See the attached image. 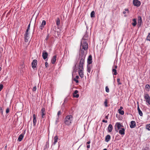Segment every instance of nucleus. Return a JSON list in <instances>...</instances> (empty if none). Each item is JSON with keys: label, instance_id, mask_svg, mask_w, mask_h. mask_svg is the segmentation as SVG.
Segmentation results:
<instances>
[{"label": "nucleus", "instance_id": "nucleus-4", "mask_svg": "<svg viewBox=\"0 0 150 150\" xmlns=\"http://www.w3.org/2000/svg\"><path fill=\"white\" fill-rule=\"evenodd\" d=\"M123 127V126L122 125L120 122H117L116 123L115 126V130L117 132L119 129Z\"/></svg>", "mask_w": 150, "mask_h": 150}, {"label": "nucleus", "instance_id": "nucleus-26", "mask_svg": "<svg viewBox=\"0 0 150 150\" xmlns=\"http://www.w3.org/2000/svg\"><path fill=\"white\" fill-rule=\"evenodd\" d=\"M79 78V77L78 76H76L73 79V80L74 81H75L76 83H77L79 82V81L78 79Z\"/></svg>", "mask_w": 150, "mask_h": 150}, {"label": "nucleus", "instance_id": "nucleus-8", "mask_svg": "<svg viewBox=\"0 0 150 150\" xmlns=\"http://www.w3.org/2000/svg\"><path fill=\"white\" fill-rule=\"evenodd\" d=\"M29 33H28V32H26L24 35V39L25 42H28L29 39Z\"/></svg>", "mask_w": 150, "mask_h": 150}, {"label": "nucleus", "instance_id": "nucleus-9", "mask_svg": "<svg viewBox=\"0 0 150 150\" xmlns=\"http://www.w3.org/2000/svg\"><path fill=\"white\" fill-rule=\"evenodd\" d=\"M45 108H42L41 111V117L42 118H44L45 117Z\"/></svg>", "mask_w": 150, "mask_h": 150}, {"label": "nucleus", "instance_id": "nucleus-7", "mask_svg": "<svg viewBox=\"0 0 150 150\" xmlns=\"http://www.w3.org/2000/svg\"><path fill=\"white\" fill-rule=\"evenodd\" d=\"M133 4L135 6L138 7L140 5L141 2L138 0H133Z\"/></svg>", "mask_w": 150, "mask_h": 150}, {"label": "nucleus", "instance_id": "nucleus-29", "mask_svg": "<svg viewBox=\"0 0 150 150\" xmlns=\"http://www.w3.org/2000/svg\"><path fill=\"white\" fill-rule=\"evenodd\" d=\"M146 89L148 91H149L150 89V86L148 84H147L145 86Z\"/></svg>", "mask_w": 150, "mask_h": 150}, {"label": "nucleus", "instance_id": "nucleus-19", "mask_svg": "<svg viewBox=\"0 0 150 150\" xmlns=\"http://www.w3.org/2000/svg\"><path fill=\"white\" fill-rule=\"evenodd\" d=\"M142 22V18L141 16L138 17V25L140 26Z\"/></svg>", "mask_w": 150, "mask_h": 150}, {"label": "nucleus", "instance_id": "nucleus-36", "mask_svg": "<svg viewBox=\"0 0 150 150\" xmlns=\"http://www.w3.org/2000/svg\"><path fill=\"white\" fill-rule=\"evenodd\" d=\"M105 91L107 93H108L109 91V88L107 86L105 87Z\"/></svg>", "mask_w": 150, "mask_h": 150}, {"label": "nucleus", "instance_id": "nucleus-41", "mask_svg": "<svg viewBox=\"0 0 150 150\" xmlns=\"http://www.w3.org/2000/svg\"><path fill=\"white\" fill-rule=\"evenodd\" d=\"M73 96L74 97L78 98L79 96V94H73Z\"/></svg>", "mask_w": 150, "mask_h": 150}, {"label": "nucleus", "instance_id": "nucleus-39", "mask_svg": "<svg viewBox=\"0 0 150 150\" xmlns=\"http://www.w3.org/2000/svg\"><path fill=\"white\" fill-rule=\"evenodd\" d=\"M46 21L45 20H43L42 21V22L41 24H42V25H43L44 26H45L46 25Z\"/></svg>", "mask_w": 150, "mask_h": 150}, {"label": "nucleus", "instance_id": "nucleus-46", "mask_svg": "<svg viewBox=\"0 0 150 150\" xmlns=\"http://www.w3.org/2000/svg\"><path fill=\"white\" fill-rule=\"evenodd\" d=\"M3 87V85L2 84H0V89L1 90Z\"/></svg>", "mask_w": 150, "mask_h": 150}, {"label": "nucleus", "instance_id": "nucleus-50", "mask_svg": "<svg viewBox=\"0 0 150 150\" xmlns=\"http://www.w3.org/2000/svg\"><path fill=\"white\" fill-rule=\"evenodd\" d=\"M102 122H105V123H107L108 122V121L107 120H102Z\"/></svg>", "mask_w": 150, "mask_h": 150}, {"label": "nucleus", "instance_id": "nucleus-48", "mask_svg": "<svg viewBox=\"0 0 150 150\" xmlns=\"http://www.w3.org/2000/svg\"><path fill=\"white\" fill-rule=\"evenodd\" d=\"M3 49L2 47H0V54L1 53V52L3 51Z\"/></svg>", "mask_w": 150, "mask_h": 150}, {"label": "nucleus", "instance_id": "nucleus-38", "mask_svg": "<svg viewBox=\"0 0 150 150\" xmlns=\"http://www.w3.org/2000/svg\"><path fill=\"white\" fill-rule=\"evenodd\" d=\"M138 112H139V115L140 116H142L143 113L141 110H139V111H138Z\"/></svg>", "mask_w": 150, "mask_h": 150}, {"label": "nucleus", "instance_id": "nucleus-49", "mask_svg": "<svg viewBox=\"0 0 150 150\" xmlns=\"http://www.w3.org/2000/svg\"><path fill=\"white\" fill-rule=\"evenodd\" d=\"M125 11H127L128 13H129V10L127 8L125 9Z\"/></svg>", "mask_w": 150, "mask_h": 150}, {"label": "nucleus", "instance_id": "nucleus-27", "mask_svg": "<svg viewBox=\"0 0 150 150\" xmlns=\"http://www.w3.org/2000/svg\"><path fill=\"white\" fill-rule=\"evenodd\" d=\"M60 24V20L59 18H57L56 20V25L57 26H59Z\"/></svg>", "mask_w": 150, "mask_h": 150}, {"label": "nucleus", "instance_id": "nucleus-33", "mask_svg": "<svg viewBox=\"0 0 150 150\" xmlns=\"http://www.w3.org/2000/svg\"><path fill=\"white\" fill-rule=\"evenodd\" d=\"M120 78H117V81L118 85H121L122 83L120 82Z\"/></svg>", "mask_w": 150, "mask_h": 150}, {"label": "nucleus", "instance_id": "nucleus-42", "mask_svg": "<svg viewBox=\"0 0 150 150\" xmlns=\"http://www.w3.org/2000/svg\"><path fill=\"white\" fill-rule=\"evenodd\" d=\"M44 27V26L43 25H42V24H41V25L40 26L39 28L41 30H42L43 28Z\"/></svg>", "mask_w": 150, "mask_h": 150}, {"label": "nucleus", "instance_id": "nucleus-23", "mask_svg": "<svg viewBox=\"0 0 150 150\" xmlns=\"http://www.w3.org/2000/svg\"><path fill=\"white\" fill-rule=\"evenodd\" d=\"M58 138V137L57 136H56L54 137L53 138L54 140V142L53 143L54 145H55L56 144V143L57 142Z\"/></svg>", "mask_w": 150, "mask_h": 150}, {"label": "nucleus", "instance_id": "nucleus-45", "mask_svg": "<svg viewBox=\"0 0 150 150\" xmlns=\"http://www.w3.org/2000/svg\"><path fill=\"white\" fill-rule=\"evenodd\" d=\"M36 90V86H34L33 87V91H35Z\"/></svg>", "mask_w": 150, "mask_h": 150}, {"label": "nucleus", "instance_id": "nucleus-10", "mask_svg": "<svg viewBox=\"0 0 150 150\" xmlns=\"http://www.w3.org/2000/svg\"><path fill=\"white\" fill-rule=\"evenodd\" d=\"M37 63V61L36 59L34 60L32 63V67L33 69H35Z\"/></svg>", "mask_w": 150, "mask_h": 150}, {"label": "nucleus", "instance_id": "nucleus-51", "mask_svg": "<svg viewBox=\"0 0 150 150\" xmlns=\"http://www.w3.org/2000/svg\"><path fill=\"white\" fill-rule=\"evenodd\" d=\"M78 91L77 90H76L75 91L74 94H77L78 93Z\"/></svg>", "mask_w": 150, "mask_h": 150}, {"label": "nucleus", "instance_id": "nucleus-22", "mask_svg": "<svg viewBox=\"0 0 150 150\" xmlns=\"http://www.w3.org/2000/svg\"><path fill=\"white\" fill-rule=\"evenodd\" d=\"M112 126L111 124L109 125L108 127V132H111L112 129Z\"/></svg>", "mask_w": 150, "mask_h": 150}, {"label": "nucleus", "instance_id": "nucleus-6", "mask_svg": "<svg viewBox=\"0 0 150 150\" xmlns=\"http://www.w3.org/2000/svg\"><path fill=\"white\" fill-rule=\"evenodd\" d=\"M144 97L146 103L150 105V97L149 95L145 94Z\"/></svg>", "mask_w": 150, "mask_h": 150}, {"label": "nucleus", "instance_id": "nucleus-3", "mask_svg": "<svg viewBox=\"0 0 150 150\" xmlns=\"http://www.w3.org/2000/svg\"><path fill=\"white\" fill-rule=\"evenodd\" d=\"M85 58V55L83 54V55H82V56H80V58L81 59H80V63L79 66V68H83Z\"/></svg>", "mask_w": 150, "mask_h": 150}, {"label": "nucleus", "instance_id": "nucleus-25", "mask_svg": "<svg viewBox=\"0 0 150 150\" xmlns=\"http://www.w3.org/2000/svg\"><path fill=\"white\" fill-rule=\"evenodd\" d=\"M132 21H133V23H132V25L134 27V26H136V25L137 24V21H136V19L135 18H134V19H133Z\"/></svg>", "mask_w": 150, "mask_h": 150}, {"label": "nucleus", "instance_id": "nucleus-57", "mask_svg": "<svg viewBox=\"0 0 150 150\" xmlns=\"http://www.w3.org/2000/svg\"><path fill=\"white\" fill-rule=\"evenodd\" d=\"M90 141H88V142H87V144H89L90 143Z\"/></svg>", "mask_w": 150, "mask_h": 150}, {"label": "nucleus", "instance_id": "nucleus-15", "mask_svg": "<svg viewBox=\"0 0 150 150\" xmlns=\"http://www.w3.org/2000/svg\"><path fill=\"white\" fill-rule=\"evenodd\" d=\"M136 126V122L135 121H132L131 122V124L130 125L131 128H133L135 127Z\"/></svg>", "mask_w": 150, "mask_h": 150}, {"label": "nucleus", "instance_id": "nucleus-16", "mask_svg": "<svg viewBox=\"0 0 150 150\" xmlns=\"http://www.w3.org/2000/svg\"><path fill=\"white\" fill-rule=\"evenodd\" d=\"M48 56V54L47 52L45 51L42 53V56L44 59H45L47 58Z\"/></svg>", "mask_w": 150, "mask_h": 150}, {"label": "nucleus", "instance_id": "nucleus-18", "mask_svg": "<svg viewBox=\"0 0 150 150\" xmlns=\"http://www.w3.org/2000/svg\"><path fill=\"white\" fill-rule=\"evenodd\" d=\"M92 67V66L91 65L87 64V71L88 73H90V72Z\"/></svg>", "mask_w": 150, "mask_h": 150}, {"label": "nucleus", "instance_id": "nucleus-20", "mask_svg": "<svg viewBox=\"0 0 150 150\" xmlns=\"http://www.w3.org/2000/svg\"><path fill=\"white\" fill-rule=\"evenodd\" d=\"M121 129L119 131V134L121 135H124L125 134V129L123 127H122Z\"/></svg>", "mask_w": 150, "mask_h": 150}, {"label": "nucleus", "instance_id": "nucleus-2", "mask_svg": "<svg viewBox=\"0 0 150 150\" xmlns=\"http://www.w3.org/2000/svg\"><path fill=\"white\" fill-rule=\"evenodd\" d=\"M73 117L71 115H68L66 117L64 120L65 124L67 125H70L72 122Z\"/></svg>", "mask_w": 150, "mask_h": 150}, {"label": "nucleus", "instance_id": "nucleus-43", "mask_svg": "<svg viewBox=\"0 0 150 150\" xmlns=\"http://www.w3.org/2000/svg\"><path fill=\"white\" fill-rule=\"evenodd\" d=\"M9 109L8 108H7L6 110V113H9Z\"/></svg>", "mask_w": 150, "mask_h": 150}, {"label": "nucleus", "instance_id": "nucleus-56", "mask_svg": "<svg viewBox=\"0 0 150 150\" xmlns=\"http://www.w3.org/2000/svg\"><path fill=\"white\" fill-rule=\"evenodd\" d=\"M87 147L88 149H89L90 147V145H88L87 146Z\"/></svg>", "mask_w": 150, "mask_h": 150}, {"label": "nucleus", "instance_id": "nucleus-14", "mask_svg": "<svg viewBox=\"0 0 150 150\" xmlns=\"http://www.w3.org/2000/svg\"><path fill=\"white\" fill-rule=\"evenodd\" d=\"M117 68V66L116 65H115V66L114 68L113 67H112V71L113 74V75H116L117 74V70L116 69Z\"/></svg>", "mask_w": 150, "mask_h": 150}, {"label": "nucleus", "instance_id": "nucleus-40", "mask_svg": "<svg viewBox=\"0 0 150 150\" xmlns=\"http://www.w3.org/2000/svg\"><path fill=\"white\" fill-rule=\"evenodd\" d=\"M0 112L1 113V115H2L3 113V110L2 108L0 107Z\"/></svg>", "mask_w": 150, "mask_h": 150}, {"label": "nucleus", "instance_id": "nucleus-13", "mask_svg": "<svg viewBox=\"0 0 150 150\" xmlns=\"http://www.w3.org/2000/svg\"><path fill=\"white\" fill-rule=\"evenodd\" d=\"M92 57L91 55H90L89 56L87 59L88 64H90L92 63Z\"/></svg>", "mask_w": 150, "mask_h": 150}, {"label": "nucleus", "instance_id": "nucleus-61", "mask_svg": "<svg viewBox=\"0 0 150 150\" xmlns=\"http://www.w3.org/2000/svg\"><path fill=\"white\" fill-rule=\"evenodd\" d=\"M1 90H0V91H1Z\"/></svg>", "mask_w": 150, "mask_h": 150}, {"label": "nucleus", "instance_id": "nucleus-37", "mask_svg": "<svg viewBox=\"0 0 150 150\" xmlns=\"http://www.w3.org/2000/svg\"><path fill=\"white\" fill-rule=\"evenodd\" d=\"M30 23L28 25L27 28L26 30V32H28L30 28Z\"/></svg>", "mask_w": 150, "mask_h": 150}, {"label": "nucleus", "instance_id": "nucleus-53", "mask_svg": "<svg viewBox=\"0 0 150 150\" xmlns=\"http://www.w3.org/2000/svg\"><path fill=\"white\" fill-rule=\"evenodd\" d=\"M142 150H148V148L147 147H146L145 148L143 149Z\"/></svg>", "mask_w": 150, "mask_h": 150}, {"label": "nucleus", "instance_id": "nucleus-1", "mask_svg": "<svg viewBox=\"0 0 150 150\" xmlns=\"http://www.w3.org/2000/svg\"><path fill=\"white\" fill-rule=\"evenodd\" d=\"M81 47H82L81 50L80 57L82 56V55L84 54L86 56V53L85 51L88 48V45L84 40L82 42H81Z\"/></svg>", "mask_w": 150, "mask_h": 150}, {"label": "nucleus", "instance_id": "nucleus-30", "mask_svg": "<svg viewBox=\"0 0 150 150\" xmlns=\"http://www.w3.org/2000/svg\"><path fill=\"white\" fill-rule=\"evenodd\" d=\"M118 112L119 113L121 114V115H123L124 113V112L123 110H118Z\"/></svg>", "mask_w": 150, "mask_h": 150}, {"label": "nucleus", "instance_id": "nucleus-44", "mask_svg": "<svg viewBox=\"0 0 150 150\" xmlns=\"http://www.w3.org/2000/svg\"><path fill=\"white\" fill-rule=\"evenodd\" d=\"M61 111H59L57 113V114L58 116L59 117V115H61Z\"/></svg>", "mask_w": 150, "mask_h": 150}, {"label": "nucleus", "instance_id": "nucleus-5", "mask_svg": "<svg viewBox=\"0 0 150 150\" xmlns=\"http://www.w3.org/2000/svg\"><path fill=\"white\" fill-rule=\"evenodd\" d=\"M83 68H79V71L78 73L79 74L81 78H83Z\"/></svg>", "mask_w": 150, "mask_h": 150}, {"label": "nucleus", "instance_id": "nucleus-21", "mask_svg": "<svg viewBox=\"0 0 150 150\" xmlns=\"http://www.w3.org/2000/svg\"><path fill=\"white\" fill-rule=\"evenodd\" d=\"M111 138V137L110 135H107L105 137V141L106 142H108L110 140Z\"/></svg>", "mask_w": 150, "mask_h": 150}, {"label": "nucleus", "instance_id": "nucleus-35", "mask_svg": "<svg viewBox=\"0 0 150 150\" xmlns=\"http://www.w3.org/2000/svg\"><path fill=\"white\" fill-rule=\"evenodd\" d=\"M146 40L150 41V33H149L147 37Z\"/></svg>", "mask_w": 150, "mask_h": 150}, {"label": "nucleus", "instance_id": "nucleus-31", "mask_svg": "<svg viewBox=\"0 0 150 150\" xmlns=\"http://www.w3.org/2000/svg\"><path fill=\"white\" fill-rule=\"evenodd\" d=\"M107 104H108V100L107 99H105V100L104 103V104L105 106L106 107H107L108 106Z\"/></svg>", "mask_w": 150, "mask_h": 150}, {"label": "nucleus", "instance_id": "nucleus-32", "mask_svg": "<svg viewBox=\"0 0 150 150\" xmlns=\"http://www.w3.org/2000/svg\"><path fill=\"white\" fill-rule=\"evenodd\" d=\"M146 128L149 130H150V124L147 125L146 126Z\"/></svg>", "mask_w": 150, "mask_h": 150}, {"label": "nucleus", "instance_id": "nucleus-34", "mask_svg": "<svg viewBox=\"0 0 150 150\" xmlns=\"http://www.w3.org/2000/svg\"><path fill=\"white\" fill-rule=\"evenodd\" d=\"M48 146V144L47 143H46L45 146H44V149L45 150L46 149H47Z\"/></svg>", "mask_w": 150, "mask_h": 150}, {"label": "nucleus", "instance_id": "nucleus-58", "mask_svg": "<svg viewBox=\"0 0 150 150\" xmlns=\"http://www.w3.org/2000/svg\"><path fill=\"white\" fill-rule=\"evenodd\" d=\"M123 14H125V13H126V12L125 11H124L123 12Z\"/></svg>", "mask_w": 150, "mask_h": 150}, {"label": "nucleus", "instance_id": "nucleus-52", "mask_svg": "<svg viewBox=\"0 0 150 150\" xmlns=\"http://www.w3.org/2000/svg\"><path fill=\"white\" fill-rule=\"evenodd\" d=\"M105 119L107 120L108 119V115L106 116L105 117Z\"/></svg>", "mask_w": 150, "mask_h": 150}, {"label": "nucleus", "instance_id": "nucleus-24", "mask_svg": "<svg viewBox=\"0 0 150 150\" xmlns=\"http://www.w3.org/2000/svg\"><path fill=\"white\" fill-rule=\"evenodd\" d=\"M56 60V56L54 55L52 58L51 60V62L52 64H54Z\"/></svg>", "mask_w": 150, "mask_h": 150}, {"label": "nucleus", "instance_id": "nucleus-28", "mask_svg": "<svg viewBox=\"0 0 150 150\" xmlns=\"http://www.w3.org/2000/svg\"><path fill=\"white\" fill-rule=\"evenodd\" d=\"M91 18L94 17H95V13L93 11H92L91 13Z\"/></svg>", "mask_w": 150, "mask_h": 150}, {"label": "nucleus", "instance_id": "nucleus-55", "mask_svg": "<svg viewBox=\"0 0 150 150\" xmlns=\"http://www.w3.org/2000/svg\"><path fill=\"white\" fill-rule=\"evenodd\" d=\"M123 109V107L122 106L120 107V108L118 109V110H122V109Z\"/></svg>", "mask_w": 150, "mask_h": 150}, {"label": "nucleus", "instance_id": "nucleus-59", "mask_svg": "<svg viewBox=\"0 0 150 150\" xmlns=\"http://www.w3.org/2000/svg\"><path fill=\"white\" fill-rule=\"evenodd\" d=\"M103 150H107L106 149H104Z\"/></svg>", "mask_w": 150, "mask_h": 150}, {"label": "nucleus", "instance_id": "nucleus-60", "mask_svg": "<svg viewBox=\"0 0 150 150\" xmlns=\"http://www.w3.org/2000/svg\"><path fill=\"white\" fill-rule=\"evenodd\" d=\"M1 67H0V71H1Z\"/></svg>", "mask_w": 150, "mask_h": 150}, {"label": "nucleus", "instance_id": "nucleus-17", "mask_svg": "<svg viewBox=\"0 0 150 150\" xmlns=\"http://www.w3.org/2000/svg\"><path fill=\"white\" fill-rule=\"evenodd\" d=\"M33 124L34 126H35L37 122L36 117L35 114L33 115Z\"/></svg>", "mask_w": 150, "mask_h": 150}, {"label": "nucleus", "instance_id": "nucleus-11", "mask_svg": "<svg viewBox=\"0 0 150 150\" xmlns=\"http://www.w3.org/2000/svg\"><path fill=\"white\" fill-rule=\"evenodd\" d=\"M24 134L25 133H23L20 135L18 138L17 140L19 142H21L23 139Z\"/></svg>", "mask_w": 150, "mask_h": 150}, {"label": "nucleus", "instance_id": "nucleus-47", "mask_svg": "<svg viewBox=\"0 0 150 150\" xmlns=\"http://www.w3.org/2000/svg\"><path fill=\"white\" fill-rule=\"evenodd\" d=\"M45 67L46 68V67H47L48 66V63L47 62H46L45 63Z\"/></svg>", "mask_w": 150, "mask_h": 150}, {"label": "nucleus", "instance_id": "nucleus-54", "mask_svg": "<svg viewBox=\"0 0 150 150\" xmlns=\"http://www.w3.org/2000/svg\"><path fill=\"white\" fill-rule=\"evenodd\" d=\"M137 110H138V111L141 110L139 108V105H138L137 107Z\"/></svg>", "mask_w": 150, "mask_h": 150}, {"label": "nucleus", "instance_id": "nucleus-12", "mask_svg": "<svg viewBox=\"0 0 150 150\" xmlns=\"http://www.w3.org/2000/svg\"><path fill=\"white\" fill-rule=\"evenodd\" d=\"M88 34H85L83 37V38L82 39V40L81 41V42H82L83 40L85 42H86V43H87V41L88 40Z\"/></svg>", "mask_w": 150, "mask_h": 150}]
</instances>
